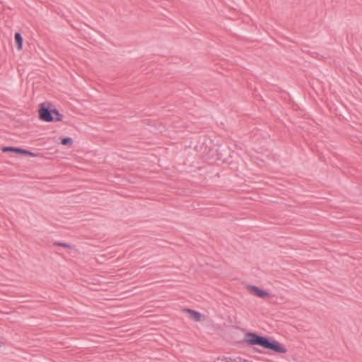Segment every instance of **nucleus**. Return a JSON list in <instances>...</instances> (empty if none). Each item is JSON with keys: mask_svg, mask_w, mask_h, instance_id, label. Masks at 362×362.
Wrapping results in <instances>:
<instances>
[{"mask_svg": "<svg viewBox=\"0 0 362 362\" xmlns=\"http://www.w3.org/2000/svg\"><path fill=\"white\" fill-rule=\"evenodd\" d=\"M241 342L249 346H258L278 354H286L288 351L283 344L269 336L262 335L257 332L246 331Z\"/></svg>", "mask_w": 362, "mask_h": 362, "instance_id": "obj_1", "label": "nucleus"}, {"mask_svg": "<svg viewBox=\"0 0 362 362\" xmlns=\"http://www.w3.org/2000/svg\"><path fill=\"white\" fill-rule=\"evenodd\" d=\"M38 117L43 122H54L62 121L63 115L52 103L45 102L39 105Z\"/></svg>", "mask_w": 362, "mask_h": 362, "instance_id": "obj_2", "label": "nucleus"}, {"mask_svg": "<svg viewBox=\"0 0 362 362\" xmlns=\"http://www.w3.org/2000/svg\"><path fill=\"white\" fill-rule=\"evenodd\" d=\"M197 151L201 152V153L207 156L208 158L213 157L214 156V145L209 138L204 137L203 141L199 146L195 147Z\"/></svg>", "mask_w": 362, "mask_h": 362, "instance_id": "obj_3", "label": "nucleus"}, {"mask_svg": "<svg viewBox=\"0 0 362 362\" xmlns=\"http://www.w3.org/2000/svg\"><path fill=\"white\" fill-rule=\"evenodd\" d=\"M247 289L251 294L262 299L269 298L271 296L270 293L267 291L262 289L259 287L255 285L248 286Z\"/></svg>", "mask_w": 362, "mask_h": 362, "instance_id": "obj_4", "label": "nucleus"}, {"mask_svg": "<svg viewBox=\"0 0 362 362\" xmlns=\"http://www.w3.org/2000/svg\"><path fill=\"white\" fill-rule=\"evenodd\" d=\"M183 311L187 313L189 317L194 320L195 322L201 321L202 315L199 312L190 308H185Z\"/></svg>", "mask_w": 362, "mask_h": 362, "instance_id": "obj_5", "label": "nucleus"}, {"mask_svg": "<svg viewBox=\"0 0 362 362\" xmlns=\"http://www.w3.org/2000/svg\"><path fill=\"white\" fill-rule=\"evenodd\" d=\"M14 40L16 49L20 51L23 49V38L19 32H16L14 34Z\"/></svg>", "mask_w": 362, "mask_h": 362, "instance_id": "obj_6", "label": "nucleus"}, {"mask_svg": "<svg viewBox=\"0 0 362 362\" xmlns=\"http://www.w3.org/2000/svg\"><path fill=\"white\" fill-rule=\"evenodd\" d=\"M1 151L3 153H13L16 154H19L21 147H16V146H3L1 148Z\"/></svg>", "mask_w": 362, "mask_h": 362, "instance_id": "obj_7", "label": "nucleus"}, {"mask_svg": "<svg viewBox=\"0 0 362 362\" xmlns=\"http://www.w3.org/2000/svg\"><path fill=\"white\" fill-rule=\"evenodd\" d=\"M60 139L61 144H62L63 146H70L73 144L74 142L73 139L69 136L61 137Z\"/></svg>", "mask_w": 362, "mask_h": 362, "instance_id": "obj_8", "label": "nucleus"}, {"mask_svg": "<svg viewBox=\"0 0 362 362\" xmlns=\"http://www.w3.org/2000/svg\"><path fill=\"white\" fill-rule=\"evenodd\" d=\"M19 155L27 156L30 157H36L37 156V153H35L29 150L24 149L22 148H21Z\"/></svg>", "mask_w": 362, "mask_h": 362, "instance_id": "obj_9", "label": "nucleus"}, {"mask_svg": "<svg viewBox=\"0 0 362 362\" xmlns=\"http://www.w3.org/2000/svg\"><path fill=\"white\" fill-rule=\"evenodd\" d=\"M54 246H61V247L68 248V249L74 248V245H71L66 243H62V242H54Z\"/></svg>", "mask_w": 362, "mask_h": 362, "instance_id": "obj_10", "label": "nucleus"}, {"mask_svg": "<svg viewBox=\"0 0 362 362\" xmlns=\"http://www.w3.org/2000/svg\"><path fill=\"white\" fill-rule=\"evenodd\" d=\"M222 362H238V361L235 358H226L225 359L222 360Z\"/></svg>", "mask_w": 362, "mask_h": 362, "instance_id": "obj_11", "label": "nucleus"}, {"mask_svg": "<svg viewBox=\"0 0 362 362\" xmlns=\"http://www.w3.org/2000/svg\"><path fill=\"white\" fill-rule=\"evenodd\" d=\"M254 352L257 354H264V352L262 349L254 348Z\"/></svg>", "mask_w": 362, "mask_h": 362, "instance_id": "obj_12", "label": "nucleus"}, {"mask_svg": "<svg viewBox=\"0 0 362 362\" xmlns=\"http://www.w3.org/2000/svg\"><path fill=\"white\" fill-rule=\"evenodd\" d=\"M236 359H238L240 362H250L247 359L242 358L241 357H238Z\"/></svg>", "mask_w": 362, "mask_h": 362, "instance_id": "obj_13", "label": "nucleus"}, {"mask_svg": "<svg viewBox=\"0 0 362 362\" xmlns=\"http://www.w3.org/2000/svg\"><path fill=\"white\" fill-rule=\"evenodd\" d=\"M4 344V342H3L1 339H0V347L1 346H3Z\"/></svg>", "mask_w": 362, "mask_h": 362, "instance_id": "obj_14", "label": "nucleus"}, {"mask_svg": "<svg viewBox=\"0 0 362 362\" xmlns=\"http://www.w3.org/2000/svg\"><path fill=\"white\" fill-rule=\"evenodd\" d=\"M250 362H252V361H250Z\"/></svg>", "mask_w": 362, "mask_h": 362, "instance_id": "obj_15", "label": "nucleus"}]
</instances>
